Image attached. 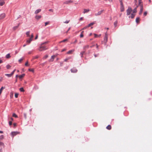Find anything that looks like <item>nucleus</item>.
I'll return each mask as SVG.
<instances>
[{
  "label": "nucleus",
  "instance_id": "nucleus-52",
  "mask_svg": "<svg viewBox=\"0 0 152 152\" xmlns=\"http://www.w3.org/2000/svg\"><path fill=\"white\" fill-rule=\"evenodd\" d=\"M88 27H87V26H85L83 28V29L84 30V29H86V28H88Z\"/></svg>",
  "mask_w": 152,
  "mask_h": 152
},
{
  "label": "nucleus",
  "instance_id": "nucleus-36",
  "mask_svg": "<svg viewBox=\"0 0 152 152\" xmlns=\"http://www.w3.org/2000/svg\"><path fill=\"white\" fill-rule=\"evenodd\" d=\"M18 93H15V98H17L18 97Z\"/></svg>",
  "mask_w": 152,
  "mask_h": 152
},
{
  "label": "nucleus",
  "instance_id": "nucleus-60",
  "mask_svg": "<svg viewBox=\"0 0 152 152\" xmlns=\"http://www.w3.org/2000/svg\"><path fill=\"white\" fill-rule=\"evenodd\" d=\"M85 51H83L81 52L80 53H82L83 54H84V53H85Z\"/></svg>",
  "mask_w": 152,
  "mask_h": 152
},
{
  "label": "nucleus",
  "instance_id": "nucleus-34",
  "mask_svg": "<svg viewBox=\"0 0 152 152\" xmlns=\"http://www.w3.org/2000/svg\"><path fill=\"white\" fill-rule=\"evenodd\" d=\"M28 70L29 71H30V72H34V69H28Z\"/></svg>",
  "mask_w": 152,
  "mask_h": 152
},
{
  "label": "nucleus",
  "instance_id": "nucleus-17",
  "mask_svg": "<svg viewBox=\"0 0 152 152\" xmlns=\"http://www.w3.org/2000/svg\"><path fill=\"white\" fill-rule=\"evenodd\" d=\"M25 75V74H23L21 75H19L18 76V77H19V78L21 79L23 78L24 77V76Z\"/></svg>",
  "mask_w": 152,
  "mask_h": 152
},
{
  "label": "nucleus",
  "instance_id": "nucleus-10",
  "mask_svg": "<svg viewBox=\"0 0 152 152\" xmlns=\"http://www.w3.org/2000/svg\"><path fill=\"white\" fill-rule=\"evenodd\" d=\"M5 16V15L4 13H2L0 15V20L4 18Z\"/></svg>",
  "mask_w": 152,
  "mask_h": 152
},
{
  "label": "nucleus",
  "instance_id": "nucleus-2",
  "mask_svg": "<svg viewBox=\"0 0 152 152\" xmlns=\"http://www.w3.org/2000/svg\"><path fill=\"white\" fill-rule=\"evenodd\" d=\"M107 32H106L105 33V36L104 38V42L105 45H106V43L107 42Z\"/></svg>",
  "mask_w": 152,
  "mask_h": 152
},
{
  "label": "nucleus",
  "instance_id": "nucleus-49",
  "mask_svg": "<svg viewBox=\"0 0 152 152\" xmlns=\"http://www.w3.org/2000/svg\"><path fill=\"white\" fill-rule=\"evenodd\" d=\"M142 0H139V5H140V3H141Z\"/></svg>",
  "mask_w": 152,
  "mask_h": 152
},
{
  "label": "nucleus",
  "instance_id": "nucleus-41",
  "mask_svg": "<svg viewBox=\"0 0 152 152\" xmlns=\"http://www.w3.org/2000/svg\"><path fill=\"white\" fill-rule=\"evenodd\" d=\"M147 14V12H144L143 15L144 16H146Z\"/></svg>",
  "mask_w": 152,
  "mask_h": 152
},
{
  "label": "nucleus",
  "instance_id": "nucleus-40",
  "mask_svg": "<svg viewBox=\"0 0 152 152\" xmlns=\"http://www.w3.org/2000/svg\"><path fill=\"white\" fill-rule=\"evenodd\" d=\"M99 55V54H94V56L95 57H98Z\"/></svg>",
  "mask_w": 152,
  "mask_h": 152
},
{
  "label": "nucleus",
  "instance_id": "nucleus-4",
  "mask_svg": "<svg viewBox=\"0 0 152 152\" xmlns=\"http://www.w3.org/2000/svg\"><path fill=\"white\" fill-rule=\"evenodd\" d=\"M132 11V9L130 7H129L128 9L127 10V15H129Z\"/></svg>",
  "mask_w": 152,
  "mask_h": 152
},
{
  "label": "nucleus",
  "instance_id": "nucleus-48",
  "mask_svg": "<svg viewBox=\"0 0 152 152\" xmlns=\"http://www.w3.org/2000/svg\"><path fill=\"white\" fill-rule=\"evenodd\" d=\"M24 116L25 118L26 119V114L25 113H24Z\"/></svg>",
  "mask_w": 152,
  "mask_h": 152
},
{
  "label": "nucleus",
  "instance_id": "nucleus-63",
  "mask_svg": "<svg viewBox=\"0 0 152 152\" xmlns=\"http://www.w3.org/2000/svg\"><path fill=\"white\" fill-rule=\"evenodd\" d=\"M83 19V17H81L79 18V20H82Z\"/></svg>",
  "mask_w": 152,
  "mask_h": 152
},
{
  "label": "nucleus",
  "instance_id": "nucleus-11",
  "mask_svg": "<svg viewBox=\"0 0 152 152\" xmlns=\"http://www.w3.org/2000/svg\"><path fill=\"white\" fill-rule=\"evenodd\" d=\"M55 57V56L54 55H53L51 56V58L49 60V61L52 62L53 61Z\"/></svg>",
  "mask_w": 152,
  "mask_h": 152
},
{
  "label": "nucleus",
  "instance_id": "nucleus-46",
  "mask_svg": "<svg viewBox=\"0 0 152 152\" xmlns=\"http://www.w3.org/2000/svg\"><path fill=\"white\" fill-rule=\"evenodd\" d=\"M49 23V22H47L45 23V26H46L47 25H48Z\"/></svg>",
  "mask_w": 152,
  "mask_h": 152
},
{
  "label": "nucleus",
  "instance_id": "nucleus-6",
  "mask_svg": "<svg viewBox=\"0 0 152 152\" xmlns=\"http://www.w3.org/2000/svg\"><path fill=\"white\" fill-rule=\"evenodd\" d=\"M70 71L72 73H76L77 72V70L75 67H74L71 69Z\"/></svg>",
  "mask_w": 152,
  "mask_h": 152
},
{
  "label": "nucleus",
  "instance_id": "nucleus-14",
  "mask_svg": "<svg viewBox=\"0 0 152 152\" xmlns=\"http://www.w3.org/2000/svg\"><path fill=\"white\" fill-rule=\"evenodd\" d=\"M41 18V16L40 15H36L35 16V18L37 20H39Z\"/></svg>",
  "mask_w": 152,
  "mask_h": 152
},
{
  "label": "nucleus",
  "instance_id": "nucleus-9",
  "mask_svg": "<svg viewBox=\"0 0 152 152\" xmlns=\"http://www.w3.org/2000/svg\"><path fill=\"white\" fill-rule=\"evenodd\" d=\"M103 11H104V10H101V11L98 12V13H96L95 14V16H97L98 15H100L103 12Z\"/></svg>",
  "mask_w": 152,
  "mask_h": 152
},
{
  "label": "nucleus",
  "instance_id": "nucleus-43",
  "mask_svg": "<svg viewBox=\"0 0 152 152\" xmlns=\"http://www.w3.org/2000/svg\"><path fill=\"white\" fill-rule=\"evenodd\" d=\"M16 69H15L11 73V74L12 75L14 74L15 71Z\"/></svg>",
  "mask_w": 152,
  "mask_h": 152
},
{
  "label": "nucleus",
  "instance_id": "nucleus-33",
  "mask_svg": "<svg viewBox=\"0 0 152 152\" xmlns=\"http://www.w3.org/2000/svg\"><path fill=\"white\" fill-rule=\"evenodd\" d=\"M0 146L4 147V143L2 142H0Z\"/></svg>",
  "mask_w": 152,
  "mask_h": 152
},
{
  "label": "nucleus",
  "instance_id": "nucleus-30",
  "mask_svg": "<svg viewBox=\"0 0 152 152\" xmlns=\"http://www.w3.org/2000/svg\"><path fill=\"white\" fill-rule=\"evenodd\" d=\"M19 90L21 92H24V90L23 87L20 88Z\"/></svg>",
  "mask_w": 152,
  "mask_h": 152
},
{
  "label": "nucleus",
  "instance_id": "nucleus-20",
  "mask_svg": "<svg viewBox=\"0 0 152 152\" xmlns=\"http://www.w3.org/2000/svg\"><path fill=\"white\" fill-rule=\"evenodd\" d=\"M6 58H10V53H8L7 54L6 56Z\"/></svg>",
  "mask_w": 152,
  "mask_h": 152
},
{
  "label": "nucleus",
  "instance_id": "nucleus-51",
  "mask_svg": "<svg viewBox=\"0 0 152 152\" xmlns=\"http://www.w3.org/2000/svg\"><path fill=\"white\" fill-rule=\"evenodd\" d=\"M83 37V34H81L80 35V37L81 38V37Z\"/></svg>",
  "mask_w": 152,
  "mask_h": 152
},
{
  "label": "nucleus",
  "instance_id": "nucleus-61",
  "mask_svg": "<svg viewBox=\"0 0 152 152\" xmlns=\"http://www.w3.org/2000/svg\"><path fill=\"white\" fill-rule=\"evenodd\" d=\"M85 51H83L81 52L80 53H82L83 54H84V53H85Z\"/></svg>",
  "mask_w": 152,
  "mask_h": 152
},
{
  "label": "nucleus",
  "instance_id": "nucleus-39",
  "mask_svg": "<svg viewBox=\"0 0 152 152\" xmlns=\"http://www.w3.org/2000/svg\"><path fill=\"white\" fill-rule=\"evenodd\" d=\"M12 121H10L9 122V124L10 126L12 124Z\"/></svg>",
  "mask_w": 152,
  "mask_h": 152
},
{
  "label": "nucleus",
  "instance_id": "nucleus-53",
  "mask_svg": "<svg viewBox=\"0 0 152 152\" xmlns=\"http://www.w3.org/2000/svg\"><path fill=\"white\" fill-rule=\"evenodd\" d=\"M83 55L82 53H80V55L81 57L83 58Z\"/></svg>",
  "mask_w": 152,
  "mask_h": 152
},
{
  "label": "nucleus",
  "instance_id": "nucleus-19",
  "mask_svg": "<svg viewBox=\"0 0 152 152\" xmlns=\"http://www.w3.org/2000/svg\"><path fill=\"white\" fill-rule=\"evenodd\" d=\"M106 129L108 130H110L111 129V126L110 125H108Z\"/></svg>",
  "mask_w": 152,
  "mask_h": 152
},
{
  "label": "nucleus",
  "instance_id": "nucleus-50",
  "mask_svg": "<svg viewBox=\"0 0 152 152\" xmlns=\"http://www.w3.org/2000/svg\"><path fill=\"white\" fill-rule=\"evenodd\" d=\"M94 37H98V35H97V34H94Z\"/></svg>",
  "mask_w": 152,
  "mask_h": 152
},
{
  "label": "nucleus",
  "instance_id": "nucleus-38",
  "mask_svg": "<svg viewBox=\"0 0 152 152\" xmlns=\"http://www.w3.org/2000/svg\"><path fill=\"white\" fill-rule=\"evenodd\" d=\"M4 138V136L3 135H1L0 136V139H3Z\"/></svg>",
  "mask_w": 152,
  "mask_h": 152
},
{
  "label": "nucleus",
  "instance_id": "nucleus-55",
  "mask_svg": "<svg viewBox=\"0 0 152 152\" xmlns=\"http://www.w3.org/2000/svg\"><path fill=\"white\" fill-rule=\"evenodd\" d=\"M77 40L76 39H75V41L74 42H73V44L75 43H77Z\"/></svg>",
  "mask_w": 152,
  "mask_h": 152
},
{
  "label": "nucleus",
  "instance_id": "nucleus-26",
  "mask_svg": "<svg viewBox=\"0 0 152 152\" xmlns=\"http://www.w3.org/2000/svg\"><path fill=\"white\" fill-rule=\"evenodd\" d=\"M74 50H69L68 52H67V54H71L72 52H73Z\"/></svg>",
  "mask_w": 152,
  "mask_h": 152
},
{
  "label": "nucleus",
  "instance_id": "nucleus-18",
  "mask_svg": "<svg viewBox=\"0 0 152 152\" xmlns=\"http://www.w3.org/2000/svg\"><path fill=\"white\" fill-rule=\"evenodd\" d=\"M89 11V10L88 9H84V11L83 12V13H86L88 12Z\"/></svg>",
  "mask_w": 152,
  "mask_h": 152
},
{
  "label": "nucleus",
  "instance_id": "nucleus-1",
  "mask_svg": "<svg viewBox=\"0 0 152 152\" xmlns=\"http://www.w3.org/2000/svg\"><path fill=\"white\" fill-rule=\"evenodd\" d=\"M48 43V42L47 41L42 43L40 46L39 47V48L38 49V50L39 51H42L47 49L48 48L47 47V46L45 45L47 44Z\"/></svg>",
  "mask_w": 152,
  "mask_h": 152
},
{
  "label": "nucleus",
  "instance_id": "nucleus-58",
  "mask_svg": "<svg viewBox=\"0 0 152 152\" xmlns=\"http://www.w3.org/2000/svg\"><path fill=\"white\" fill-rule=\"evenodd\" d=\"M38 58V56H36L34 57V59H37Z\"/></svg>",
  "mask_w": 152,
  "mask_h": 152
},
{
  "label": "nucleus",
  "instance_id": "nucleus-8",
  "mask_svg": "<svg viewBox=\"0 0 152 152\" xmlns=\"http://www.w3.org/2000/svg\"><path fill=\"white\" fill-rule=\"evenodd\" d=\"M72 2L73 1L72 0H69L65 1L64 3V4H68L69 3H72Z\"/></svg>",
  "mask_w": 152,
  "mask_h": 152
},
{
  "label": "nucleus",
  "instance_id": "nucleus-37",
  "mask_svg": "<svg viewBox=\"0 0 152 152\" xmlns=\"http://www.w3.org/2000/svg\"><path fill=\"white\" fill-rule=\"evenodd\" d=\"M67 41V39H64L62 41H61V42H64Z\"/></svg>",
  "mask_w": 152,
  "mask_h": 152
},
{
  "label": "nucleus",
  "instance_id": "nucleus-35",
  "mask_svg": "<svg viewBox=\"0 0 152 152\" xmlns=\"http://www.w3.org/2000/svg\"><path fill=\"white\" fill-rule=\"evenodd\" d=\"M11 67V66L8 64L6 66V68L7 69H9Z\"/></svg>",
  "mask_w": 152,
  "mask_h": 152
},
{
  "label": "nucleus",
  "instance_id": "nucleus-27",
  "mask_svg": "<svg viewBox=\"0 0 152 152\" xmlns=\"http://www.w3.org/2000/svg\"><path fill=\"white\" fill-rule=\"evenodd\" d=\"M5 4V2L3 1L1 2H0V6H2L4 5Z\"/></svg>",
  "mask_w": 152,
  "mask_h": 152
},
{
  "label": "nucleus",
  "instance_id": "nucleus-47",
  "mask_svg": "<svg viewBox=\"0 0 152 152\" xmlns=\"http://www.w3.org/2000/svg\"><path fill=\"white\" fill-rule=\"evenodd\" d=\"M48 57V55H46L44 57V58L45 59H46V58H47Z\"/></svg>",
  "mask_w": 152,
  "mask_h": 152
},
{
  "label": "nucleus",
  "instance_id": "nucleus-54",
  "mask_svg": "<svg viewBox=\"0 0 152 152\" xmlns=\"http://www.w3.org/2000/svg\"><path fill=\"white\" fill-rule=\"evenodd\" d=\"M23 60V59L22 58H21L19 60V62H20Z\"/></svg>",
  "mask_w": 152,
  "mask_h": 152
},
{
  "label": "nucleus",
  "instance_id": "nucleus-59",
  "mask_svg": "<svg viewBox=\"0 0 152 152\" xmlns=\"http://www.w3.org/2000/svg\"><path fill=\"white\" fill-rule=\"evenodd\" d=\"M49 11H51L52 12H53V10L52 9H50L49 10Z\"/></svg>",
  "mask_w": 152,
  "mask_h": 152
},
{
  "label": "nucleus",
  "instance_id": "nucleus-24",
  "mask_svg": "<svg viewBox=\"0 0 152 152\" xmlns=\"http://www.w3.org/2000/svg\"><path fill=\"white\" fill-rule=\"evenodd\" d=\"M139 19H140V18L139 17H137L136 18V23H138L139 22L138 20H139Z\"/></svg>",
  "mask_w": 152,
  "mask_h": 152
},
{
  "label": "nucleus",
  "instance_id": "nucleus-45",
  "mask_svg": "<svg viewBox=\"0 0 152 152\" xmlns=\"http://www.w3.org/2000/svg\"><path fill=\"white\" fill-rule=\"evenodd\" d=\"M69 59V58H66L64 59V61L65 62H67V60H68Z\"/></svg>",
  "mask_w": 152,
  "mask_h": 152
},
{
  "label": "nucleus",
  "instance_id": "nucleus-16",
  "mask_svg": "<svg viewBox=\"0 0 152 152\" xmlns=\"http://www.w3.org/2000/svg\"><path fill=\"white\" fill-rule=\"evenodd\" d=\"M32 41V39L31 38H30L28 40L26 41V42L28 44H30L31 42Z\"/></svg>",
  "mask_w": 152,
  "mask_h": 152
},
{
  "label": "nucleus",
  "instance_id": "nucleus-12",
  "mask_svg": "<svg viewBox=\"0 0 152 152\" xmlns=\"http://www.w3.org/2000/svg\"><path fill=\"white\" fill-rule=\"evenodd\" d=\"M41 9H40L37 10L35 12V14H37L41 11Z\"/></svg>",
  "mask_w": 152,
  "mask_h": 152
},
{
  "label": "nucleus",
  "instance_id": "nucleus-62",
  "mask_svg": "<svg viewBox=\"0 0 152 152\" xmlns=\"http://www.w3.org/2000/svg\"><path fill=\"white\" fill-rule=\"evenodd\" d=\"M13 125L14 127H15V126H16V123H14L13 124Z\"/></svg>",
  "mask_w": 152,
  "mask_h": 152
},
{
  "label": "nucleus",
  "instance_id": "nucleus-32",
  "mask_svg": "<svg viewBox=\"0 0 152 152\" xmlns=\"http://www.w3.org/2000/svg\"><path fill=\"white\" fill-rule=\"evenodd\" d=\"M29 34H30V31H27L26 32V34L27 35V37H29V36H30Z\"/></svg>",
  "mask_w": 152,
  "mask_h": 152
},
{
  "label": "nucleus",
  "instance_id": "nucleus-22",
  "mask_svg": "<svg viewBox=\"0 0 152 152\" xmlns=\"http://www.w3.org/2000/svg\"><path fill=\"white\" fill-rule=\"evenodd\" d=\"M5 75L6 76H7L8 77H10L12 76V75L11 74V73L10 74H5Z\"/></svg>",
  "mask_w": 152,
  "mask_h": 152
},
{
  "label": "nucleus",
  "instance_id": "nucleus-25",
  "mask_svg": "<svg viewBox=\"0 0 152 152\" xmlns=\"http://www.w3.org/2000/svg\"><path fill=\"white\" fill-rule=\"evenodd\" d=\"M89 46L88 45H87L84 46L83 47V49L84 50H85L86 48H89Z\"/></svg>",
  "mask_w": 152,
  "mask_h": 152
},
{
  "label": "nucleus",
  "instance_id": "nucleus-7",
  "mask_svg": "<svg viewBox=\"0 0 152 152\" xmlns=\"http://www.w3.org/2000/svg\"><path fill=\"white\" fill-rule=\"evenodd\" d=\"M140 11L139 13V15H141L143 11V5L142 4H141L140 5Z\"/></svg>",
  "mask_w": 152,
  "mask_h": 152
},
{
  "label": "nucleus",
  "instance_id": "nucleus-64",
  "mask_svg": "<svg viewBox=\"0 0 152 152\" xmlns=\"http://www.w3.org/2000/svg\"><path fill=\"white\" fill-rule=\"evenodd\" d=\"M66 50V49H62V50H61V52H63V51H65V50Z\"/></svg>",
  "mask_w": 152,
  "mask_h": 152
},
{
  "label": "nucleus",
  "instance_id": "nucleus-23",
  "mask_svg": "<svg viewBox=\"0 0 152 152\" xmlns=\"http://www.w3.org/2000/svg\"><path fill=\"white\" fill-rule=\"evenodd\" d=\"M5 87H2L1 88H0V95L1 94V93H2V90L4 89L5 88Z\"/></svg>",
  "mask_w": 152,
  "mask_h": 152
},
{
  "label": "nucleus",
  "instance_id": "nucleus-21",
  "mask_svg": "<svg viewBox=\"0 0 152 152\" xmlns=\"http://www.w3.org/2000/svg\"><path fill=\"white\" fill-rule=\"evenodd\" d=\"M94 23H95L94 22H92L91 23H90L87 26V27H89L90 26H91L93 25Z\"/></svg>",
  "mask_w": 152,
  "mask_h": 152
},
{
  "label": "nucleus",
  "instance_id": "nucleus-15",
  "mask_svg": "<svg viewBox=\"0 0 152 152\" xmlns=\"http://www.w3.org/2000/svg\"><path fill=\"white\" fill-rule=\"evenodd\" d=\"M135 15V14H134L133 13H132L131 14V15L129 16V18H134Z\"/></svg>",
  "mask_w": 152,
  "mask_h": 152
},
{
  "label": "nucleus",
  "instance_id": "nucleus-5",
  "mask_svg": "<svg viewBox=\"0 0 152 152\" xmlns=\"http://www.w3.org/2000/svg\"><path fill=\"white\" fill-rule=\"evenodd\" d=\"M19 133V132H12L11 133V136L13 137L14 136H15L17 134Z\"/></svg>",
  "mask_w": 152,
  "mask_h": 152
},
{
  "label": "nucleus",
  "instance_id": "nucleus-56",
  "mask_svg": "<svg viewBox=\"0 0 152 152\" xmlns=\"http://www.w3.org/2000/svg\"><path fill=\"white\" fill-rule=\"evenodd\" d=\"M32 51H30L28 52V54H31L32 53Z\"/></svg>",
  "mask_w": 152,
  "mask_h": 152
},
{
  "label": "nucleus",
  "instance_id": "nucleus-29",
  "mask_svg": "<svg viewBox=\"0 0 152 152\" xmlns=\"http://www.w3.org/2000/svg\"><path fill=\"white\" fill-rule=\"evenodd\" d=\"M19 25V24L18 26H14L13 28V29L14 30H15L16 29H17L18 28Z\"/></svg>",
  "mask_w": 152,
  "mask_h": 152
},
{
  "label": "nucleus",
  "instance_id": "nucleus-44",
  "mask_svg": "<svg viewBox=\"0 0 152 152\" xmlns=\"http://www.w3.org/2000/svg\"><path fill=\"white\" fill-rule=\"evenodd\" d=\"M28 61H27L25 64V66H28Z\"/></svg>",
  "mask_w": 152,
  "mask_h": 152
},
{
  "label": "nucleus",
  "instance_id": "nucleus-42",
  "mask_svg": "<svg viewBox=\"0 0 152 152\" xmlns=\"http://www.w3.org/2000/svg\"><path fill=\"white\" fill-rule=\"evenodd\" d=\"M69 20H66L65 22H64V23H69Z\"/></svg>",
  "mask_w": 152,
  "mask_h": 152
},
{
  "label": "nucleus",
  "instance_id": "nucleus-57",
  "mask_svg": "<svg viewBox=\"0 0 152 152\" xmlns=\"http://www.w3.org/2000/svg\"><path fill=\"white\" fill-rule=\"evenodd\" d=\"M96 48L98 50L99 49V48H98L99 46H98V45L97 44H96Z\"/></svg>",
  "mask_w": 152,
  "mask_h": 152
},
{
  "label": "nucleus",
  "instance_id": "nucleus-28",
  "mask_svg": "<svg viewBox=\"0 0 152 152\" xmlns=\"http://www.w3.org/2000/svg\"><path fill=\"white\" fill-rule=\"evenodd\" d=\"M117 23H118V21L117 20L115 21V22L114 23V25L115 27L117 26Z\"/></svg>",
  "mask_w": 152,
  "mask_h": 152
},
{
  "label": "nucleus",
  "instance_id": "nucleus-3",
  "mask_svg": "<svg viewBox=\"0 0 152 152\" xmlns=\"http://www.w3.org/2000/svg\"><path fill=\"white\" fill-rule=\"evenodd\" d=\"M120 5H121V12H123L124 11V5L123 4V2L122 0L120 1Z\"/></svg>",
  "mask_w": 152,
  "mask_h": 152
},
{
  "label": "nucleus",
  "instance_id": "nucleus-13",
  "mask_svg": "<svg viewBox=\"0 0 152 152\" xmlns=\"http://www.w3.org/2000/svg\"><path fill=\"white\" fill-rule=\"evenodd\" d=\"M138 7V6H137L136 7H135L134 10L132 11V12L133 13H135L137 12V9Z\"/></svg>",
  "mask_w": 152,
  "mask_h": 152
},
{
  "label": "nucleus",
  "instance_id": "nucleus-31",
  "mask_svg": "<svg viewBox=\"0 0 152 152\" xmlns=\"http://www.w3.org/2000/svg\"><path fill=\"white\" fill-rule=\"evenodd\" d=\"M12 116L15 118H17L18 116L15 113H13L12 114Z\"/></svg>",
  "mask_w": 152,
  "mask_h": 152
}]
</instances>
